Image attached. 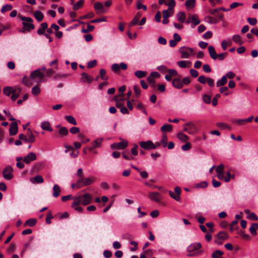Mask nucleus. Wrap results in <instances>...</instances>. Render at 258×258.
Returning a JSON list of instances; mask_svg holds the SVG:
<instances>
[{
    "instance_id": "nucleus-1",
    "label": "nucleus",
    "mask_w": 258,
    "mask_h": 258,
    "mask_svg": "<svg viewBox=\"0 0 258 258\" xmlns=\"http://www.w3.org/2000/svg\"><path fill=\"white\" fill-rule=\"evenodd\" d=\"M20 19L23 21V27L20 32L25 33L26 31L30 32L31 30L35 29V26L32 24L33 19L30 17L24 16H20Z\"/></svg>"
},
{
    "instance_id": "nucleus-2",
    "label": "nucleus",
    "mask_w": 258,
    "mask_h": 258,
    "mask_svg": "<svg viewBox=\"0 0 258 258\" xmlns=\"http://www.w3.org/2000/svg\"><path fill=\"white\" fill-rule=\"evenodd\" d=\"M45 68L37 69L31 72L30 76V80L33 83H40L44 76V71Z\"/></svg>"
},
{
    "instance_id": "nucleus-3",
    "label": "nucleus",
    "mask_w": 258,
    "mask_h": 258,
    "mask_svg": "<svg viewBox=\"0 0 258 258\" xmlns=\"http://www.w3.org/2000/svg\"><path fill=\"white\" fill-rule=\"evenodd\" d=\"M95 180L94 177H81L77 180V185L79 187H82L92 184Z\"/></svg>"
},
{
    "instance_id": "nucleus-4",
    "label": "nucleus",
    "mask_w": 258,
    "mask_h": 258,
    "mask_svg": "<svg viewBox=\"0 0 258 258\" xmlns=\"http://www.w3.org/2000/svg\"><path fill=\"white\" fill-rule=\"evenodd\" d=\"M179 52L181 54L182 58H187L190 55L195 54L194 49L192 48L182 46L179 48Z\"/></svg>"
},
{
    "instance_id": "nucleus-5",
    "label": "nucleus",
    "mask_w": 258,
    "mask_h": 258,
    "mask_svg": "<svg viewBox=\"0 0 258 258\" xmlns=\"http://www.w3.org/2000/svg\"><path fill=\"white\" fill-rule=\"evenodd\" d=\"M183 131L189 134L193 135L198 132L196 125L192 122H188L183 125Z\"/></svg>"
},
{
    "instance_id": "nucleus-6",
    "label": "nucleus",
    "mask_w": 258,
    "mask_h": 258,
    "mask_svg": "<svg viewBox=\"0 0 258 258\" xmlns=\"http://www.w3.org/2000/svg\"><path fill=\"white\" fill-rule=\"evenodd\" d=\"M186 24L191 23L194 25L193 27L199 24L201 22L198 16L197 15L189 14L187 19L185 21Z\"/></svg>"
},
{
    "instance_id": "nucleus-7",
    "label": "nucleus",
    "mask_w": 258,
    "mask_h": 258,
    "mask_svg": "<svg viewBox=\"0 0 258 258\" xmlns=\"http://www.w3.org/2000/svg\"><path fill=\"white\" fill-rule=\"evenodd\" d=\"M127 141L124 140H122L120 142L115 143L111 144L110 147L112 149L123 150L127 147Z\"/></svg>"
},
{
    "instance_id": "nucleus-8",
    "label": "nucleus",
    "mask_w": 258,
    "mask_h": 258,
    "mask_svg": "<svg viewBox=\"0 0 258 258\" xmlns=\"http://www.w3.org/2000/svg\"><path fill=\"white\" fill-rule=\"evenodd\" d=\"M140 146L145 150L155 149L156 146L151 141H148L147 142L142 141L139 143Z\"/></svg>"
},
{
    "instance_id": "nucleus-9",
    "label": "nucleus",
    "mask_w": 258,
    "mask_h": 258,
    "mask_svg": "<svg viewBox=\"0 0 258 258\" xmlns=\"http://www.w3.org/2000/svg\"><path fill=\"white\" fill-rule=\"evenodd\" d=\"M13 169L10 166L6 167L3 171V174L4 178L7 180L11 179L13 175L12 174Z\"/></svg>"
},
{
    "instance_id": "nucleus-10",
    "label": "nucleus",
    "mask_w": 258,
    "mask_h": 258,
    "mask_svg": "<svg viewBox=\"0 0 258 258\" xmlns=\"http://www.w3.org/2000/svg\"><path fill=\"white\" fill-rule=\"evenodd\" d=\"M127 68V64L124 62H121L119 64L113 63L111 66V70L116 73L119 72L120 70H125Z\"/></svg>"
},
{
    "instance_id": "nucleus-11",
    "label": "nucleus",
    "mask_w": 258,
    "mask_h": 258,
    "mask_svg": "<svg viewBox=\"0 0 258 258\" xmlns=\"http://www.w3.org/2000/svg\"><path fill=\"white\" fill-rule=\"evenodd\" d=\"M82 197V203L83 205L86 206L88 205L91 203L92 197V196L88 193L85 194L83 195Z\"/></svg>"
},
{
    "instance_id": "nucleus-12",
    "label": "nucleus",
    "mask_w": 258,
    "mask_h": 258,
    "mask_svg": "<svg viewBox=\"0 0 258 258\" xmlns=\"http://www.w3.org/2000/svg\"><path fill=\"white\" fill-rule=\"evenodd\" d=\"M149 198L151 200L156 202H160L161 199V197L160 194L157 192H150L148 194Z\"/></svg>"
},
{
    "instance_id": "nucleus-13",
    "label": "nucleus",
    "mask_w": 258,
    "mask_h": 258,
    "mask_svg": "<svg viewBox=\"0 0 258 258\" xmlns=\"http://www.w3.org/2000/svg\"><path fill=\"white\" fill-rule=\"evenodd\" d=\"M173 38L174 39L171 40L169 41V45L171 47H175L177 45V42L181 40V37L176 33L173 34Z\"/></svg>"
},
{
    "instance_id": "nucleus-14",
    "label": "nucleus",
    "mask_w": 258,
    "mask_h": 258,
    "mask_svg": "<svg viewBox=\"0 0 258 258\" xmlns=\"http://www.w3.org/2000/svg\"><path fill=\"white\" fill-rule=\"evenodd\" d=\"M36 158V154L33 152H30L24 157L23 161L25 163L28 164L31 161L35 160Z\"/></svg>"
},
{
    "instance_id": "nucleus-15",
    "label": "nucleus",
    "mask_w": 258,
    "mask_h": 258,
    "mask_svg": "<svg viewBox=\"0 0 258 258\" xmlns=\"http://www.w3.org/2000/svg\"><path fill=\"white\" fill-rule=\"evenodd\" d=\"M18 127L17 122H13L10 124L9 134L11 136H14L18 133Z\"/></svg>"
},
{
    "instance_id": "nucleus-16",
    "label": "nucleus",
    "mask_w": 258,
    "mask_h": 258,
    "mask_svg": "<svg viewBox=\"0 0 258 258\" xmlns=\"http://www.w3.org/2000/svg\"><path fill=\"white\" fill-rule=\"evenodd\" d=\"M172 84L173 86L177 89H181L183 87V82L180 78H174L172 80Z\"/></svg>"
},
{
    "instance_id": "nucleus-17",
    "label": "nucleus",
    "mask_w": 258,
    "mask_h": 258,
    "mask_svg": "<svg viewBox=\"0 0 258 258\" xmlns=\"http://www.w3.org/2000/svg\"><path fill=\"white\" fill-rule=\"evenodd\" d=\"M22 90L20 88L15 87L12 92L11 96V99L13 101H15L19 96Z\"/></svg>"
},
{
    "instance_id": "nucleus-18",
    "label": "nucleus",
    "mask_w": 258,
    "mask_h": 258,
    "mask_svg": "<svg viewBox=\"0 0 258 258\" xmlns=\"http://www.w3.org/2000/svg\"><path fill=\"white\" fill-rule=\"evenodd\" d=\"M202 247V244L200 242H197L190 245L187 247V251L188 252L194 251L195 250L200 249Z\"/></svg>"
},
{
    "instance_id": "nucleus-19",
    "label": "nucleus",
    "mask_w": 258,
    "mask_h": 258,
    "mask_svg": "<svg viewBox=\"0 0 258 258\" xmlns=\"http://www.w3.org/2000/svg\"><path fill=\"white\" fill-rule=\"evenodd\" d=\"M208 50L209 52V54L211 57L214 59L216 60L217 59V54L215 51V48L213 46L210 45L208 47Z\"/></svg>"
},
{
    "instance_id": "nucleus-20",
    "label": "nucleus",
    "mask_w": 258,
    "mask_h": 258,
    "mask_svg": "<svg viewBox=\"0 0 258 258\" xmlns=\"http://www.w3.org/2000/svg\"><path fill=\"white\" fill-rule=\"evenodd\" d=\"M27 143H33L35 141V138L32 131L29 128L27 133Z\"/></svg>"
},
{
    "instance_id": "nucleus-21",
    "label": "nucleus",
    "mask_w": 258,
    "mask_h": 258,
    "mask_svg": "<svg viewBox=\"0 0 258 258\" xmlns=\"http://www.w3.org/2000/svg\"><path fill=\"white\" fill-rule=\"evenodd\" d=\"M30 181L32 183H41L43 182L44 180L42 176L38 175L34 177L30 178Z\"/></svg>"
},
{
    "instance_id": "nucleus-22",
    "label": "nucleus",
    "mask_w": 258,
    "mask_h": 258,
    "mask_svg": "<svg viewBox=\"0 0 258 258\" xmlns=\"http://www.w3.org/2000/svg\"><path fill=\"white\" fill-rule=\"evenodd\" d=\"M177 20L181 23H184L186 21V15L184 12H180L176 14Z\"/></svg>"
},
{
    "instance_id": "nucleus-23",
    "label": "nucleus",
    "mask_w": 258,
    "mask_h": 258,
    "mask_svg": "<svg viewBox=\"0 0 258 258\" xmlns=\"http://www.w3.org/2000/svg\"><path fill=\"white\" fill-rule=\"evenodd\" d=\"M52 190V195L54 197L56 198L59 196L61 192V189L58 185L54 184L53 186Z\"/></svg>"
},
{
    "instance_id": "nucleus-24",
    "label": "nucleus",
    "mask_w": 258,
    "mask_h": 258,
    "mask_svg": "<svg viewBox=\"0 0 258 258\" xmlns=\"http://www.w3.org/2000/svg\"><path fill=\"white\" fill-rule=\"evenodd\" d=\"M81 81L83 82H87L89 83H90L93 81V78L92 77L85 73H83L81 74Z\"/></svg>"
},
{
    "instance_id": "nucleus-25",
    "label": "nucleus",
    "mask_w": 258,
    "mask_h": 258,
    "mask_svg": "<svg viewBox=\"0 0 258 258\" xmlns=\"http://www.w3.org/2000/svg\"><path fill=\"white\" fill-rule=\"evenodd\" d=\"M41 127L45 131L52 132V128L50 126V124L48 121H44L41 123Z\"/></svg>"
},
{
    "instance_id": "nucleus-26",
    "label": "nucleus",
    "mask_w": 258,
    "mask_h": 258,
    "mask_svg": "<svg viewBox=\"0 0 258 258\" xmlns=\"http://www.w3.org/2000/svg\"><path fill=\"white\" fill-rule=\"evenodd\" d=\"M40 26L41 27L37 30V32L39 35H42L44 33L45 30L47 29L48 25L47 23L44 22L41 24Z\"/></svg>"
},
{
    "instance_id": "nucleus-27",
    "label": "nucleus",
    "mask_w": 258,
    "mask_h": 258,
    "mask_svg": "<svg viewBox=\"0 0 258 258\" xmlns=\"http://www.w3.org/2000/svg\"><path fill=\"white\" fill-rule=\"evenodd\" d=\"M33 16L38 22H41L44 18L43 13L39 10L34 12Z\"/></svg>"
},
{
    "instance_id": "nucleus-28",
    "label": "nucleus",
    "mask_w": 258,
    "mask_h": 258,
    "mask_svg": "<svg viewBox=\"0 0 258 258\" xmlns=\"http://www.w3.org/2000/svg\"><path fill=\"white\" fill-rule=\"evenodd\" d=\"M94 8L97 12H104L103 6L102 4L100 2H96L94 5Z\"/></svg>"
},
{
    "instance_id": "nucleus-29",
    "label": "nucleus",
    "mask_w": 258,
    "mask_h": 258,
    "mask_svg": "<svg viewBox=\"0 0 258 258\" xmlns=\"http://www.w3.org/2000/svg\"><path fill=\"white\" fill-rule=\"evenodd\" d=\"M185 5L187 10H191L195 7L196 0H187L185 2Z\"/></svg>"
},
{
    "instance_id": "nucleus-30",
    "label": "nucleus",
    "mask_w": 258,
    "mask_h": 258,
    "mask_svg": "<svg viewBox=\"0 0 258 258\" xmlns=\"http://www.w3.org/2000/svg\"><path fill=\"white\" fill-rule=\"evenodd\" d=\"M173 126L171 124H165L160 128L163 133L170 132L172 131Z\"/></svg>"
},
{
    "instance_id": "nucleus-31",
    "label": "nucleus",
    "mask_w": 258,
    "mask_h": 258,
    "mask_svg": "<svg viewBox=\"0 0 258 258\" xmlns=\"http://www.w3.org/2000/svg\"><path fill=\"white\" fill-rule=\"evenodd\" d=\"M73 199H74V201L72 204V208L78 206L80 205V204L82 203L81 200H82V197L79 196L77 197H73Z\"/></svg>"
},
{
    "instance_id": "nucleus-32",
    "label": "nucleus",
    "mask_w": 258,
    "mask_h": 258,
    "mask_svg": "<svg viewBox=\"0 0 258 258\" xmlns=\"http://www.w3.org/2000/svg\"><path fill=\"white\" fill-rule=\"evenodd\" d=\"M258 229V223H252L249 228V231L252 235L256 234V230Z\"/></svg>"
},
{
    "instance_id": "nucleus-33",
    "label": "nucleus",
    "mask_w": 258,
    "mask_h": 258,
    "mask_svg": "<svg viewBox=\"0 0 258 258\" xmlns=\"http://www.w3.org/2000/svg\"><path fill=\"white\" fill-rule=\"evenodd\" d=\"M227 77L225 76H223L220 80L217 81L216 83V85L217 87L223 86L227 83Z\"/></svg>"
},
{
    "instance_id": "nucleus-34",
    "label": "nucleus",
    "mask_w": 258,
    "mask_h": 258,
    "mask_svg": "<svg viewBox=\"0 0 258 258\" xmlns=\"http://www.w3.org/2000/svg\"><path fill=\"white\" fill-rule=\"evenodd\" d=\"M147 74V72L142 71H137L135 73V76L139 79L143 78L146 77Z\"/></svg>"
},
{
    "instance_id": "nucleus-35",
    "label": "nucleus",
    "mask_w": 258,
    "mask_h": 258,
    "mask_svg": "<svg viewBox=\"0 0 258 258\" xmlns=\"http://www.w3.org/2000/svg\"><path fill=\"white\" fill-rule=\"evenodd\" d=\"M177 138L183 142H186L188 140V136L181 132L177 134Z\"/></svg>"
},
{
    "instance_id": "nucleus-36",
    "label": "nucleus",
    "mask_w": 258,
    "mask_h": 258,
    "mask_svg": "<svg viewBox=\"0 0 258 258\" xmlns=\"http://www.w3.org/2000/svg\"><path fill=\"white\" fill-rule=\"evenodd\" d=\"M15 87H6L4 88L3 91L4 93L8 96H9L11 94H12V92L14 90Z\"/></svg>"
},
{
    "instance_id": "nucleus-37",
    "label": "nucleus",
    "mask_w": 258,
    "mask_h": 258,
    "mask_svg": "<svg viewBox=\"0 0 258 258\" xmlns=\"http://www.w3.org/2000/svg\"><path fill=\"white\" fill-rule=\"evenodd\" d=\"M84 3V0H79L77 3L73 5V10L76 11L79 9L80 8L83 7Z\"/></svg>"
},
{
    "instance_id": "nucleus-38",
    "label": "nucleus",
    "mask_w": 258,
    "mask_h": 258,
    "mask_svg": "<svg viewBox=\"0 0 258 258\" xmlns=\"http://www.w3.org/2000/svg\"><path fill=\"white\" fill-rule=\"evenodd\" d=\"M163 18H168L170 16H171L173 13V11H170L169 10H165L163 11Z\"/></svg>"
},
{
    "instance_id": "nucleus-39",
    "label": "nucleus",
    "mask_w": 258,
    "mask_h": 258,
    "mask_svg": "<svg viewBox=\"0 0 258 258\" xmlns=\"http://www.w3.org/2000/svg\"><path fill=\"white\" fill-rule=\"evenodd\" d=\"M224 254L223 252L220 250H216L212 254V258L220 257Z\"/></svg>"
},
{
    "instance_id": "nucleus-40",
    "label": "nucleus",
    "mask_w": 258,
    "mask_h": 258,
    "mask_svg": "<svg viewBox=\"0 0 258 258\" xmlns=\"http://www.w3.org/2000/svg\"><path fill=\"white\" fill-rule=\"evenodd\" d=\"M228 237V234L223 231H221L217 234V238L221 240H225L227 239Z\"/></svg>"
},
{
    "instance_id": "nucleus-41",
    "label": "nucleus",
    "mask_w": 258,
    "mask_h": 258,
    "mask_svg": "<svg viewBox=\"0 0 258 258\" xmlns=\"http://www.w3.org/2000/svg\"><path fill=\"white\" fill-rule=\"evenodd\" d=\"M65 119L70 123L73 125L77 124V121L75 118L71 115H67L65 116Z\"/></svg>"
},
{
    "instance_id": "nucleus-42",
    "label": "nucleus",
    "mask_w": 258,
    "mask_h": 258,
    "mask_svg": "<svg viewBox=\"0 0 258 258\" xmlns=\"http://www.w3.org/2000/svg\"><path fill=\"white\" fill-rule=\"evenodd\" d=\"M100 76L102 80L107 81L108 79V77L106 75V71L102 69L99 71Z\"/></svg>"
},
{
    "instance_id": "nucleus-43",
    "label": "nucleus",
    "mask_w": 258,
    "mask_h": 258,
    "mask_svg": "<svg viewBox=\"0 0 258 258\" xmlns=\"http://www.w3.org/2000/svg\"><path fill=\"white\" fill-rule=\"evenodd\" d=\"M216 126L222 130H223V129L230 130V127L228 125L226 124L225 123L218 122L216 123Z\"/></svg>"
},
{
    "instance_id": "nucleus-44",
    "label": "nucleus",
    "mask_w": 258,
    "mask_h": 258,
    "mask_svg": "<svg viewBox=\"0 0 258 258\" xmlns=\"http://www.w3.org/2000/svg\"><path fill=\"white\" fill-rule=\"evenodd\" d=\"M36 222L37 220L35 219H29L26 221L25 225H28L30 227H32L36 224Z\"/></svg>"
},
{
    "instance_id": "nucleus-45",
    "label": "nucleus",
    "mask_w": 258,
    "mask_h": 258,
    "mask_svg": "<svg viewBox=\"0 0 258 258\" xmlns=\"http://www.w3.org/2000/svg\"><path fill=\"white\" fill-rule=\"evenodd\" d=\"M40 93V89L38 86H36L32 89V94L35 96H37Z\"/></svg>"
},
{
    "instance_id": "nucleus-46",
    "label": "nucleus",
    "mask_w": 258,
    "mask_h": 258,
    "mask_svg": "<svg viewBox=\"0 0 258 258\" xmlns=\"http://www.w3.org/2000/svg\"><path fill=\"white\" fill-rule=\"evenodd\" d=\"M232 40L235 43H239V44H241L243 43V42L241 40L240 36L238 35H235L233 36Z\"/></svg>"
},
{
    "instance_id": "nucleus-47",
    "label": "nucleus",
    "mask_w": 258,
    "mask_h": 258,
    "mask_svg": "<svg viewBox=\"0 0 258 258\" xmlns=\"http://www.w3.org/2000/svg\"><path fill=\"white\" fill-rule=\"evenodd\" d=\"M22 83L26 86H30L33 82L30 81V77L28 78V77L25 76L23 78Z\"/></svg>"
},
{
    "instance_id": "nucleus-48",
    "label": "nucleus",
    "mask_w": 258,
    "mask_h": 258,
    "mask_svg": "<svg viewBox=\"0 0 258 258\" xmlns=\"http://www.w3.org/2000/svg\"><path fill=\"white\" fill-rule=\"evenodd\" d=\"M58 133L61 136H67L68 134V130L66 127H61Z\"/></svg>"
},
{
    "instance_id": "nucleus-49",
    "label": "nucleus",
    "mask_w": 258,
    "mask_h": 258,
    "mask_svg": "<svg viewBox=\"0 0 258 258\" xmlns=\"http://www.w3.org/2000/svg\"><path fill=\"white\" fill-rule=\"evenodd\" d=\"M12 8L13 7L11 5H6L2 7L1 9V12L4 13L7 11H11Z\"/></svg>"
},
{
    "instance_id": "nucleus-50",
    "label": "nucleus",
    "mask_w": 258,
    "mask_h": 258,
    "mask_svg": "<svg viewBox=\"0 0 258 258\" xmlns=\"http://www.w3.org/2000/svg\"><path fill=\"white\" fill-rule=\"evenodd\" d=\"M238 222L236 220L233 221L230 224V231L233 232L234 230L238 229V227L236 226Z\"/></svg>"
},
{
    "instance_id": "nucleus-51",
    "label": "nucleus",
    "mask_w": 258,
    "mask_h": 258,
    "mask_svg": "<svg viewBox=\"0 0 258 258\" xmlns=\"http://www.w3.org/2000/svg\"><path fill=\"white\" fill-rule=\"evenodd\" d=\"M188 61L181 60L177 61V63L179 67L181 68H185L187 66V63H189Z\"/></svg>"
},
{
    "instance_id": "nucleus-52",
    "label": "nucleus",
    "mask_w": 258,
    "mask_h": 258,
    "mask_svg": "<svg viewBox=\"0 0 258 258\" xmlns=\"http://www.w3.org/2000/svg\"><path fill=\"white\" fill-rule=\"evenodd\" d=\"M167 6H168V9L170 11H173V9L175 6V2L174 0H169V3H167Z\"/></svg>"
},
{
    "instance_id": "nucleus-53",
    "label": "nucleus",
    "mask_w": 258,
    "mask_h": 258,
    "mask_svg": "<svg viewBox=\"0 0 258 258\" xmlns=\"http://www.w3.org/2000/svg\"><path fill=\"white\" fill-rule=\"evenodd\" d=\"M238 233L242 237V238L245 239V240H249L250 239V236L247 234H245L243 231H240L238 232Z\"/></svg>"
},
{
    "instance_id": "nucleus-54",
    "label": "nucleus",
    "mask_w": 258,
    "mask_h": 258,
    "mask_svg": "<svg viewBox=\"0 0 258 258\" xmlns=\"http://www.w3.org/2000/svg\"><path fill=\"white\" fill-rule=\"evenodd\" d=\"M169 194L171 198L174 199L176 201H179L180 200V197L178 195H176V193H174L171 191H169Z\"/></svg>"
},
{
    "instance_id": "nucleus-55",
    "label": "nucleus",
    "mask_w": 258,
    "mask_h": 258,
    "mask_svg": "<svg viewBox=\"0 0 258 258\" xmlns=\"http://www.w3.org/2000/svg\"><path fill=\"white\" fill-rule=\"evenodd\" d=\"M161 143L163 144V147H166L167 145V137L166 135H163L162 139L161 140Z\"/></svg>"
},
{
    "instance_id": "nucleus-56",
    "label": "nucleus",
    "mask_w": 258,
    "mask_h": 258,
    "mask_svg": "<svg viewBox=\"0 0 258 258\" xmlns=\"http://www.w3.org/2000/svg\"><path fill=\"white\" fill-rule=\"evenodd\" d=\"M134 90L137 97H138L139 96H140L141 90L139 86H138V85H134Z\"/></svg>"
},
{
    "instance_id": "nucleus-57",
    "label": "nucleus",
    "mask_w": 258,
    "mask_h": 258,
    "mask_svg": "<svg viewBox=\"0 0 258 258\" xmlns=\"http://www.w3.org/2000/svg\"><path fill=\"white\" fill-rule=\"evenodd\" d=\"M137 108L139 109H140L142 110V111L146 115L147 114V112L144 106V105L142 103H139L137 106Z\"/></svg>"
},
{
    "instance_id": "nucleus-58",
    "label": "nucleus",
    "mask_w": 258,
    "mask_h": 258,
    "mask_svg": "<svg viewBox=\"0 0 258 258\" xmlns=\"http://www.w3.org/2000/svg\"><path fill=\"white\" fill-rule=\"evenodd\" d=\"M102 142V139L100 138L96 140L93 143L94 148H97L100 147Z\"/></svg>"
},
{
    "instance_id": "nucleus-59",
    "label": "nucleus",
    "mask_w": 258,
    "mask_h": 258,
    "mask_svg": "<svg viewBox=\"0 0 258 258\" xmlns=\"http://www.w3.org/2000/svg\"><path fill=\"white\" fill-rule=\"evenodd\" d=\"M211 97L208 95L205 94L203 96V101L209 104L211 102Z\"/></svg>"
},
{
    "instance_id": "nucleus-60",
    "label": "nucleus",
    "mask_w": 258,
    "mask_h": 258,
    "mask_svg": "<svg viewBox=\"0 0 258 258\" xmlns=\"http://www.w3.org/2000/svg\"><path fill=\"white\" fill-rule=\"evenodd\" d=\"M208 79V77H206L205 76H201L199 77L198 80L201 84H205Z\"/></svg>"
},
{
    "instance_id": "nucleus-61",
    "label": "nucleus",
    "mask_w": 258,
    "mask_h": 258,
    "mask_svg": "<svg viewBox=\"0 0 258 258\" xmlns=\"http://www.w3.org/2000/svg\"><path fill=\"white\" fill-rule=\"evenodd\" d=\"M168 75H170V76L172 77H176L178 75V73L177 71L175 70L174 69H170L167 70Z\"/></svg>"
},
{
    "instance_id": "nucleus-62",
    "label": "nucleus",
    "mask_w": 258,
    "mask_h": 258,
    "mask_svg": "<svg viewBox=\"0 0 258 258\" xmlns=\"http://www.w3.org/2000/svg\"><path fill=\"white\" fill-rule=\"evenodd\" d=\"M97 64V61L96 60H93L88 62L87 64V68L91 69L95 67Z\"/></svg>"
},
{
    "instance_id": "nucleus-63",
    "label": "nucleus",
    "mask_w": 258,
    "mask_h": 258,
    "mask_svg": "<svg viewBox=\"0 0 258 258\" xmlns=\"http://www.w3.org/2000/svg\"><path fill=\"white\" fill-rule=\"evenodd\" d=\"M247 218L249 219L254 220V221H257L258 220V217L254 213H250L247 216Z\"/></svg>"
},
{
    "instance_id": "nucleus-64",
    "label": "nucleus",
    "mask_w": 258,
    "mask_h": 258,
    "mask_svg": "<svg viewBox=\"0 0 258 258\" xmlns=\"http://www.w3.org/2000/svg\"><path fill=\"white\" fill-rule=\"evenodd\" d=\"M228 53L227 52H224L217 54V59L219 60H223L227 56Z\"/></svg>"
}]
</instances>
